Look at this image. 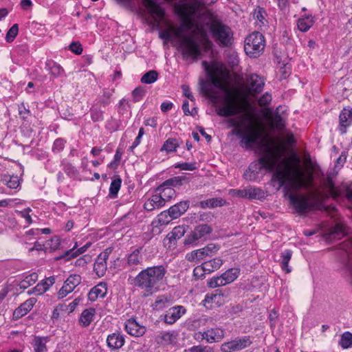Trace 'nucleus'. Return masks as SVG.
Segmentation results:
<instances>
[{
  "instance_id": "obj_2",
  "label": "nucleus",
  "mask_w": 352,
  "mask_h": 352,
  "mask_svg": "<svg viewBox=\"0 0 352 352\" xmlns=\"http://www.w3.org/2000/svg\"><path fill=\"white\" fill-rule=\"evenodd\" d=\"M296 167L293 170L281 169L278 165L276 154L270 148H267L258 159V163H252L243 177L245 179L252 180L262 169L274 172L272 179L279 182V186H284L287 190H298L304 186V175L299 168V159L295 157Z\"/></svg>"
},
{
  "instance_id": "obj_32",
  "label": "nucleus",
  "mask_w": 352,
  "mask_h": 352,
  "mask_svg": "<svg viewBox=\"0 0 352 352\" xmlns=\"http://www.w3.org/2000/svg\"><path fill=\"white\" fill-rule=\"evenodd\" d=\"M202 248L192 251L186 255V259L189 262H195L198 263L206 256Z\"/></svg>"
},
{
  "instance_id": "obj_60",
  "label": "nucleus",
  "mask_w": 352,
  "mask_h": 352,
  "mask_svg": "<svg viewBox=\"0 0 352 352\" xmlns=\"http://www.w3.org/2000/svg\"><path fill=\"white\" fill-rule=\"evenodd\" d=\"M266 12L264 8L258 7L255 10L254 12V18L256 19L259 22L262 24H264V21L265 20Z\"/></svg>"
},
{
  "instance_id": "obj_40",
  "label": "nucleus",
  "mask_w": 352,
  "mask_h": 352,
  "mask_svg": "<svg viewBox=\"0 0 352 352\" xmlns=\"http://www.w3.org/2000/svg\"><path fill=\"white\" fill-rule=\"evenodd\" d=\"M239 272L236 269H230L221 274L226 284L233 282L238 277Z\"/></svg>"
},
{
  "instance_id": "obj_10",
  "label": "nucleus",
  "mask_w": 352,
  "mask_h": 352,
  "mask_svg": "<svg viewBox=\"0 0 352 352\" xmlns=\"http://www.w3.org/2000/svg\"><path fill=\"white\" fill-rule=\"evenodd\" d=\"M340 249L347 256V260L342 263V270L345 276L352 285V236L340 244Z\"/></svg>"
},
{
  "instance_id": "obj_30",
  "label": "nucleus",
  "mask_w": 352,
  "mask_h": 352,
  "mask_svg": "<svg viewBox=\"0 0 352 352\" xmlns=\"http://www.w3.org/2000/svg\"><path fill=\"white\" fill-rule=\"evenodd\" d=\"M46 66L50 74L55 78L61 77L65 74L63 68L56 62L49 60L46 63Z\"/></svg>"
},
{
  "instance_id": "obj_36",
  "label": "nucleus",
  "mask_w": 352,
  "mask_h": 352,
  "mask_svg": "<svg viewBox=\"0 0 352 352\" xmlns=\"http://www.w3.org/2000/svg\"><path fill=\"white\" fill-rule=\"evenodd\" d=\"M292 256V251L290 250H285L281 252V267L283 270L285 271L287 273H289L291 272V269L289 268V261H290Z\"/></svg>"
},
{
  "instance_id": "obj_51",
  "label": "nucleus",
  "mask_w": 352,
  "mask_h": 352,
  "mask_svg": "<svg viewBox=\"0 0 352 352\" xmlns=\"http://www.w3.org/2000/svg\"><path fill=\"white\" fill-rule=\"evenodd\" d=\"M223 278L220 276L212 277L208 282V286L210 288H215L221 286L226 285Z\"/></svg>"
},
{
  "instance_id": "obj_7",
  "label": "nucleus",
  "mask_w": 352,
  "mask_h": 352,
  "mask_svg": "<svg viewBox=\"0 0 352 352\" xmlns=\"http://www.w3.org/2000/svg\"><path fill=\"white\" fill-rule=\"evenodd\" d=\"M206 6L204 0H184L175 3L174 10L179 16L189 21L191 16L205 8Z\"/></svg>"
},
{
  "instance_id": "obj_53",
  "label": "nucleus",
  "mask_w": 352,
  "mask_h": 352,
  "mask_svg": "<svg viewBox=\"0 0 352 352\" xmlns=\"http://www.w3.org/2000/svg\"><path fill=\"white\" fill-rule=\"evenodd\" d=\"M145 95V89L142 87H138L132 91V97L134 102H139Z\"/></svg>"
},
{
  "instance_id": "obj_28",
  "label": "nucleus",
  "mask_w": 352,
  "mask_h": 352,
  "mask_svg": "<svg viewBox=\"0 0 352 352\" xmlns=\"http://www.w3.org/2000/svg\"><path fill=\"white\" fill-rule=\"evenodd\" d=\"M48 342L47 337L35 336L32 341V346L34 352H46V343Z\"/></svg>"
},
{
  "instance_id": "obj_3",
  "label": "nucleus",
  "mask_w": 352,
  "mask_h": 352,
  "mask_svg": "<svg viewBox=\"0 0 352 352\" xmlns=\"http://www.w3.org/2000/svg\"><path fill=\"white\" fill-rule=\"evenodd\" d=\"M245 120H250V116H243L240 121L236 118L228 119L229 126L233 127L232 134L241 138V144L246 148H251L253 145H260L263 135L261 127L252 122L244 123Z\"/></svg>"
},
{
  "instance_id": "obj_54",
  "label": "nucleus",
  "mask_w": 352,
  "mask_h": 352,
  "mask_svg": "<svg viewBox=\"0 0 352 352\" xmlns=\"http://www.w3.org/2000/svg\"><path fill=\"white\" fill-rule=\"evenodd\" d=\"M102 111L98 107V104H94L91 109V118L94 122L99 121L102 119Z\"/></svg>"
},
{
  "instance_id": "obj_58",
  "label": "nucleus",
  "mask_w": 352,
  "mask_h": 352,
  "mask_svg": "<svg viewBox=\"0 0 352 352\" xmlns=\"http://www.w3.org/2000/svg\"><path fill=\"white\" fill-rule=\"evenodd\" d=\"M186 232V228L183 226H176L173 228L171 232V238L180 239L184 235Z\"/></svg>"
},
{
  "instance_id": "obj_26",
  "label": "nucleus",
  "mask_w": 352,
  "mask_h": 352,
  "mask_svg": "<svg viewBox=\"0 0 352 352\" xmlns=\"http://www.w3.org/2000/svg\"><path fill=\"white\" fill-rule=\"evenodd\" d=\"M81 282V277L78 274H73L65 281L63 285V290H65L66 293L72 292L74 289Z\"/></svg>"
},
{
  "instance_id": "obj_5",
  "label": "nucleus",
  "mask_w": 352,
  "mask_h": 352,
  "mask_svg": "<svg viewBox=\"0 0 352 352\" xmlns=\"http://www.w3.org/2000/svg\"><path fill=\"white\" fill-rule=\"evenodd\" d=\"M204 89L206 95L214 103L218 116L229 117L241 112V109L236 104L235 98L228 90L226 89V94L223 96H220L214 92L210 93L206 87Z\"/></svg>"
},
{
  "instance_id": "obj_49",
  "label": "nucleus",
  "mask_w": 352,
  "mask_h": 352,
  "mask_svg": "<svg viewBox=\"0 0 352 352\" xmlns=\"http://www.w3.org/2000/svg\"><path fill=\"white\" fill-rule=\"evenodd\" d=\"M324 188L329 191V194L333 197H336L338 194L337 192V190L335 188L334 183L331 178L328 177L324 183Z\"/></svg>"
},
{
  "instance_id": "obj_50",
  "label": "nucleus",
  "mask_w": 352,
  "mask_h": 352,
  "mask_svg": "<svg viewBox=\"0 0 352 352\" xmlns=\"http://www.w3.org/2000/svg\"><path fill=\"white\" fill-rule=\"evenodd\" d=\"M168 303V299L164 296H158L155 302L153 305L154 309L159 310L164 308Z\"/></svg>"
},
{
  "instance_id": "obj_29",
  "label": "nucleus",
  "mask_w": 352,
  "mask_h": 352,
  "mask_svg": "<svg viewBox=\"0 0 352 352\" xmlns=\"http://www.w3.org/2000/svg\"><path fill=\"white\" fill-rule=\"evenodd\" d=\"M314 20L311 15H306L298 20L297 25L300 31L307 32L314 25Z\"/></svg>"
},
{
  "instance_id": "obj_62",
  "label": "nucleus",
  "mask_w": 352,
  "mask_h": 352,
  "mask_svg": "<svg viewBox=\"0 0 352 352\" xmlns=\"http://www.w3.org/2000/svg\"><path fill=\"white\" fill-rule=\"evenodd\" d=\"M188 351L189 352H214L212 347L202 345L193 346Z\"/></svg>"
},
{
  "instance_id": "obj_27",
  "label": "nucleus",
  "mask_w": 352,
  "mask_h": 352,
  "mask_svg": "<svg viewBox=\"0 0 352 352\" xmlns=\"http://www.w3.org/2000/svg\"><path fill=\"white\" fill-rule=\"evenodd\" d=\"M95 314L96 309L94 308L85 309L80 315L79 322L82 327H88L92 322Z\"/></svg>"
},
{
  "instance_id": "obj_52",
  "label": "nucleus",
  "mask_w": 352,
  "mask_h": 352,
  "mask_svg": "<svg viewBox=\"0 0 352 352\" xmlns=\"http://www.w3.org/2000/svg\"><path fill=\"white\" fill-rule=\"evenodd\" d=\"M19 32L18 24H14L8 31L6 36L7 42L10 43L14 41Z\"/></svg>"
},
{
  "instance_id": "obj_13",
  "label": "nucleus",
  "mask_w": 352,
  "mask_h": 352,
  "mask_svg": "<svg viewBox=\"0 0 352 352\" xmlns=\"http://www.w3.org/2000/svg\"><path fill=\"white\" fill-rule=\"evenodd\" d=\"M142 2L157 23H160L164 19V10L155 0H142Z\"/></svg>"
},
{
  "instance_id": "obj_31",
  "label": "nucleus",
  "mask_w": 352,
  "mask_h": 352,
  "mask_svg": "<svg viewBox=\"0 0 352 352\" xmlns=\"http://www.w3.org/2000/svg\"><path fill=\"white\" fill-rule=\"evenodd\" d=\"M189 182L188 179L185 176H177L168 179L164 182V185L171 188H178L184 184Z\"/></svg>"
},
{
  "instance_id": "obj_8",
  "label": "nucleus",
  "mask_w": 352,
  "mask_h": 352,
  "mask_svg": "<svg viewBox=\"0 0 352 352\" xmlns=\"http://www.w3.org/2000/svg\"><path fill=\"white\" fill-rule=\"evenodd\" d=\"M265 46L264 36L258 32L252 33L245 39L244 50L250 57L259 56L263 52Z\"/></svg>"
},
{
  "instance_id": "obj_55",
  "label": "nucleus",
  "mask_w": 352,
  "mask_h": 352,
  "mask_svg": "<svg viewBox=\"0 0 352 352\" xmlns=\"http://www.w3.org/2000/svg\"><path fill=\"white\" fill-rule=\"evenodd\" d=\"M221 350L222 352H232L234 351H239L234 340L222 344Z\"/></svg>"
},
{
  "instance_id": "obj_20",
  "label": "nucleus",
  "mask_w": 352,
  "mask_h": 352,
  "mask_svg": "<svg viewBox=\"0 0 352 352\" xmlns=\"http://www.w3.org/2000/svg\"><path fill=\"white\" fill-rule=\"evenodd\" d=\"M91 243L89 242L87 243L82 247L76 250L77 248V243H76L73 248L66 251L63 255L58 257L57 259L65 258L66 261H69L72 258H76L80 254L85 252L87 250V249L91 246Z\"/></svg>"
},
{
  "instance_id": "obj_23",
  "label": "nucleus",
  "mask_w": 352,
  "mask_h": 352,
  "mask_svg": "<svg viewBox=\"0 0 352 352\" xmlns=\"http://www.w3.org/2000/svg\"><path fill=\"white\" fill-rule=\"evenodd\" d=\"M124 336L120 333H113L109 335L107 338V345L112 349H118L124 344Z\"/></svg>"
},
{
  "instance_id": "obj_18",
  "label": "nucleus",
  "mask_w": 352,
  "mask_h": 352,
  "mask_svg": "<svg viewBox=\"0 0 352 352\" xmlns=\"http://www.w3.org/2000/svg\"><path fill=\"white\" fill-rule=\"evenodd\" d=\"M108 257L109 253L105 251L101 252L95 261L94 270L99 277L102 276L105 274Z\"/></svg>"
},
{
  "instance_id": "obj_61",
  "label": "nucleus",
  "mask_w": 352,
  "mask_h": 352,
  "mask_svg": "<svg viewBox=\"0 0 352 352\" xmlns=\"http://www.w3.org/2000/svg\"><path fill=\"white\" fill-rule=\"evenodd\" d=\"M63 170L69 177H74L78 174L76 168L70 163L63 164Z\"/></svg>"
},
{
  "instance_id": "obj_22",
  "label": "nucleus",
  "mask_w": 352,
  "mask_h": 352,
  "mask_svg": "<svg viewBox=\"0 0 352 352\" xmlns=\"http://www.w3.org/2000/svg\"><path fill=\"white\" fill-rule=\"evenodd\" d=\"M107 292V284L105 283H100L90 290L88 294V298L90 301H95L98 298H104Z\"/></svg>"
},
{
  "instance_id": "obj_39",
  "label": "nucleus",
  "mask_w": 352,
  "mask_h": 352,
  "mask_svg": "<svg viewBox=\"0 0 352 352\" xmlns=\"http://www.w3.org/2000/svg\"><path fill=\"white\" fill-rule=\"evenodd\" d=\"M339 345L343 349H348L352 346V333L345 331L341 335Z\"/></svg>"
},
{
  "instance_id": "obj_19",
  "label": "nucleus",
  "mask_w": 352,
  "mask_h": 352,
  "mask_svg": "<svg viewBox=\"0 0 352 352\" xmlns=\"http://www.w3.org/2000/svg\"><path fill=\"white\" fill-rule=\"evenodd\" d=\"M177 333L175 331H164L158 333L155 341L160 345H169L175 342Z\"/></svg>"
},
{
  "instance_id": "obj_59",
  "label": "nucleus",
  "mask_w": 352,
  "mask_h": 352,
  "mask_svg": "<svg viewBox=\"0 0 352 352\" xmlns=\"http://www.w3.org/2000/svg\"><path fill=\"white\" fill-rule=\"evenodd\" d=\"M272 122L274 126L279 130H282L285 127L283 118L278 113L274 116Z\"/></svg>"
},
{
  "instance_id": "obj_9",
  "label": "nucleus",
  "mask_w": 352,
  "mask_h": 352,
  "mask_svg": "<svg viewBox=\"0 0 352 352\" xmlns=\"http://www.w3.org/2000/svg\"><path fill=\"white\" fill-rule=\"evenodd\" d=\"M288 198L299 214H306L316 207L315 198L311 196L290 193L288 195Z\"/></svg>"
},
{
  "instance_id": "obj_6",
  "label": "nucleus",
  "mask_w": 352,
  "mask_h": 352,
  "mask_svg": "<svg viewBox=\"0 0 352 352\" xmlns=\"http://www.w3.org/2000/svg\"><path fill=\"white\" fill-rule=\"evenodd\" d=\"M211 35L215 42L221 47H229L233 43V32L231 28L219 20L208 23Z\"/></svg>"
},
{
  "instance_id": "obj_47",
  "label": "nucleus",
  "mask_w": 352,
  "mask_h": 352,
  "mask_svg": "<svg viewBox=\"0 0 352 352\" xmlns=\"http://www.w3.org/2000/svg\"><path fill=\"white\" fill-rule=\"evenodd\" d=\"M222 297V294L221 292L219 290H216L214 294H207L205 296L204 302L208 303H219L221 298Z\"/></svg>"
},
{
  "instance_id": "obj_4",
  "label": "nucleus",
  "mask_w": 352,
  "mask_h": 352,
  "mask_svg": "<svg viewBox=\"0 0 352 352\" xmlns=\"http://www.w3.org/2000/svg\"><path fill=\"white\" fill-rule=\"evenodd\" d=\"M166 273L163 265L147 267L142 270L134 278V285L144 290V297L158 291Z\"/></svg>"
},
{
  "instance_id": "obj_57",
  "label": "nucleus",
  "mask_w": 352,
  "mask_h": 352,
  "mask_svg": "<svg viewBox=\"0 0 352 352\" xmlns=\"http://www.w3.org/2000/svg\"><path fill=\"white\" fill-rule=\"evenodd\" d=\"M151 201L155 204L157 208L163 206L165 204V198L163 197L162 193L159 192V194L153 195L151 197Z\"/></svg>"
},
{
  "instance_id": "obj_43",
  "label": "nucleus",
  "mask_w": 352,
  "mask_h": 352,
  "mask_svg": "<svg viewBox=\"0 0 352 352\" xmlns=\"http://www.w3.org/2000/svg\"><path fill=\"white\" fill-rule=\"evenodd\" d=\"M157 72L155 70H151L142 76L141 82L145 84H151L157 80Z\"/></svg>"
},
{
  "instance_id": "obj_64",
  "label": "nucleus",
  "mask_w": 352,
  "mask_h": 352,
  "mask_svg": "<svg viewBox=\"0 0 352 352\" xmlns=\"http://www.w3.org/2000/svg\"><path fill=\"white\" fill-rule=\"evenodd\" d=\"M65 141L62 138L56 139L53 144L52 151L56 153L60 152L65 146Z\"/></svg>"
},
{
  "instance_id": "obj_1",
  "label": "nucleus",
  "mask_w": 352,
  "mask_h": 352,
  "mask_svg": "<svg viewBox=\"0 0 352 352\" xmlns=\"http://www.w3.org/2000/svg\"><path fill=\"white\" fill-rule=\"evenodd\" d=\"M160 36L166 41L173 37L179 38V49L185 60L188 58L197 60L201 55V46L206 50H210L212 46L204 26L192 20L183 21L178 28L171 26L162 31Z\"/></svg>"
},
{
  "instance_id": "obj_16",
  "label": "nucleus",
  "mask_w": 352,
  "mask_h": 352,
  "mask_svg": "<svg viewBox=\"0 0 352 352\" xmlns=\"http://www.w3.org/2000/svg\"><path fill=\"white\" fill-rule=\"evenodd\" d=\"M349 234V228L345 224L337 223L335 226L331 229L328 239L330 240L340 239L342 237Z\"/></svg>"
},
{
  "instance_id": "obj_46",
  "label": "nucleus",
  "mask_w": 352,
  "mask_h": 352,
  "mask_svg": "<svg viewBox=\"0 0 352 352\" xmlns=\"http://www.w3.org/2000/svg\"><path fill=\"white\" fill-rule=\"evenodd\" d=\"M173 219V218L170 217V213L168 212V210L163 211L160 214H158L157 221L160 225H167Z\"/></svg>"
},
{
  "instance_id": "obj_44",
  "label": "nucleus",
  "mask_w": 352,
  "mask_h": 352,
  "mask_svg": "<svg viewBox=\"0 0 352 352\" xmlns=\"http://www.w3.org/2000/svg\"><path fill=\"white\" fill-rule=\"evenodd\" d=\"M122 180L120 178L113 179L110 185L109 196L111 198H116L121 186Z\"/></svg>"
},
{
  "instance_id": "obj_38",
  "label": "nucleus",
  "mask_w": 352,
  "mask_h": 352,
  "mask_svg": "<svg viewBox=\"0 0 352 352\" xmlns=\"http://www.w3.org/2000/svg\"><path fill=\"white\" fill-rule=\"evenodd\" d=\"M179 147V144L175 138H168L164 142L160 151H166L167 153H170L176 151V148Z\"/></svg>"
},
{
  "instance_id": "obj_35",
  "label": "nucleus",
  "mask_w": 352,
  "mask_h": 352,
  "mask_svg": "<svg viewBox=\"0 0 352 352\" xmlns=\"http://www.w3.org/2000/svg\"><path fill=\"white\" fill-rule=\"evenodd\" d=\"M157 190L162 193L166 201L175 196V190L170 186H165L164 182L157 188Z\"/></svg>"
},
{
  "instance_id": "obj_11",
  "label": "nucleus",
  "mask_w": 352,
  "mask_h": 352,
  "mask_svg": "<svg viewBox=\"0 0 352 352\" xmlns=\"http://www.w3.org/2000/svg\"><path fill=\"white\" fill-rule=\"evenodd\" d=\"M212 228L207 224H201L195 227L194 231L186 239L184 243L186 245L192 244L203 236L211 233Z\"/></svg>"
},
{
  "instance_id": "obj_24",
  "label": "nucleus",
  "mask_w": 352,
  "mask_h": 352,
  "mask_svg": "<svg viewBox=\"0 0 352 352\" xmlns=\"http://www.w3.org/2000/svg\"><path fill=\"white\" fill-rule=\"evenodd\" d=\"M340 130L342 133L346 132V128L352 123V109H344L340 114Z\"/></svg>"
},
{
  "instance_id": "obj_45",
  "label": "nucleus",
  "mask_w": 352,
  "mask_h": 352,
  "mask_svg": "<svg viewBox=\"0 0 352 352\" xmlns=\"http://www.w3.org/2000/svg\"><path fill=\"white\" fill-rule=\"evenodd\" d=\"M239 351L242 350L252 344L250 336H243L234 340Z\"/></svg>"
},
{
  "instance_id": "obj_21",
  "label": "nucleus",
  "mask_w": 352,
  "mask_h": 352,
  "mask_svg": "<svg viewBox=\"0 0 352 352\" xmlns=\"http://www.w3.org/2000/svg\"><path fill=\"white\" fill-rule=\"evenodd\" d=\"M205 340L208 343L219 342L224 337V331L220 328H212L204 331Z\"/></svg>"
},
{
  "instance_id": "obj_17",
  "label": "nucleus",
  "mask_w": 352,
  "mask_h": 352,
  "mask_svg": "<svg viewBox=\"0 0 352 352\" xmlns=\"http://www.w3.org/2000/svg\"><path fill=\"white\" fill-rule=\"evenodd\" d=\"M36 302V299L35 298H29L14 311L13 318L19 319L26 315L33 308Z\"/></svg>"
},
{
  "instance_id": "obj_56",
  "label": "nucleus",
  "mask_w": 352,
  "mask_h": 352,
  "mask_svg": "<svg viewBox=\"0 0 352 352\" xmlns=\"http://www.w3.org/2000/svg\"><path fill=\"white\" fill-rule=\"evenodd\" d=\"M220 246L217 244L210 243L206 247L203 248L202 250L205 252L204 254L206 256H212V254L217 253L219 250Z\"/></svg>"
},
{
  "instance_id": "obj_12",
  "label": "nucleus",
  "mask_w": 352,
  "mask_h": 352,
  "mask_svg": "<svg viewBox=\"0 0 352 352\" xmlns=\"http://www.w3.org/2000/svg\"><path fill=\"white\" fill-rule=\"evenodd\" d=\"M186 312V309L182 306H175L170 308L164 316H161L162 320L168 324H173L177 321L183 314Z\"/></svg>"
},
{
  "instance_id": "obj_42",
  "label": "nucleus",
  "mask_w": 352,
  "mask_h": 352,
  "mask_svg": "<svg viewBox=\"0 0 352 352\" xmlns=\"http://www.w3.org/2000/svg\"><path fill=\"white\" fill-rule=\"evenodd\" d=\"M142 256L139 249H135L128 256V263L130 265H137L140 263Z\"/></svg>"
},
{
  "instance_id": "obj_48",
  "label": "nucleus",
  "mask_w": 352,
  "mask_h": 352,
  "mask_svg": "<svg viewBox=\"0 0 352 352\" xmlns=\"http://www.w3.org/2000/svg\"><path fill=\"white\" fill-rule=\"evenodd\" d=\"M8 187L16 189L19 186V180L17 176H6L3 179Z\"/></svg>"
},
{
  "instance_id": "obj_34",
  "label": "nucleus",
  "mask_w": 352,
  "mask_h": 352,
  "mask_svg": "<svg viewBox=\"0 0 352 352\" xmlns=\"http://www.w3.org/2000/svg\"><path fill=\"white\" fill-rule=\"evenodd\" d=\"M38 277V274L36 272H32L25 276L19 285L20 288L23 289H27L37 281Z\"/></svg>"
},
{
  "instance_id": "obj_41",
  "label": "nucleus",
  "mask_w": 352,
  "mask_h": 352,
  "mask_svg": "<svg viewBox=\"0 0 352 352\" xmlns=\"http://www.w3.org/2000/svg\"><path fill=\"white\" fill-rule=\"evenodd\" d=\"M247 197L250 199H262L264 197V192L258 188L249 187L247 188Z\"/></svg>"
},
{
  "instance_id": "obj_37",
  "label": "nucleus",
  "mask_w": 352,
  "mask_h": 352,
  "mask_svg": "<svg viewBox=\"0 0 352 352\" xmlns=\"http://www.w3.org/2000/svg\"><path fill=\"white\" fill-rule=\"evenodd\" d=\"M225 201L222 199L212 198L206 201H201L199 203V206L202 208H215L222 206Z\"/></svg>"
},
{
  "instance_id": "obj_14",
  "label": "nucleus",
  "mask_w": 352,
  "mask_h": 352,
  "mask_svg": "<svg viewBox=\"0 0 352 352\" xmlns=\"http://www.w3.org/2000/svg\"><path fill=\"white\" fill-rule=\"evenodd\" d=\"M247 85L249 92L254 95L261 92L263 89L265 82L261 77L256 74L249 76L247 78Z\"/></svg>"
},
{
  "instance_id": "obj_15",
  "label": "nucleus",
  "mask_w": 352,
  "mask_h": 352,
  "mask_svg": "<svg viewBox=\"0 0 352 352\" xmlns=\"http://www.w3.org/2000/svg\"><path fill=\"white\" fill-rule=\"evenodd\" d=\"M125 330L131 336L139 337L145 333L146 327L140 325L134 318H130L125 323Z\"/></svg>"
},
{
  "instance_id": "obj_33",
  "label": "nucleus",
  "mask_w": 352,
  "mask_h": 352,
  "mask_svg": "<svg viewBox=\"0 0 352 352\" xmlns=\"http://www.w3.org/2000/svg\"><path fill=\"white\" fill-rule=\"evenodd\" d=\"M202 264L206 272L210 273L220 268L223 264V261L220 258H215L212 260L206 261Z\"/></svg>"
},
{
  "instance_id": "obj_25",
  "label": "nucleus",
  "mask_w": 352,
  "mask_h": 352,
  "mask_svg": "<svg viewBox=\"0 0 352 352\" xmlns=\"http://www.w3.org/2000/svg\"><path fill=\"white\" fill-rule=\"evenodd\" d=\"M189 204L186 201H180L168 208V212L170 213V217L173 219L179 217L188 208Z\"/></svg>"
},
{
  "instance_id": "obj_63",
  "label": "nucleus",
  "mask_w": 352,
  "mask_h": 352,
  "mask_svg": "<svg viewBox=\"0 0 352 352\" xmlns=\"http://www.w3.org/2000/svg\"><path fill=\"white\" fill-rule=\"evenodd\" d=\"M272 101V95L269 92H265L258 101L261 107L267 106Z\"/></svg>"
}]
</instances>
